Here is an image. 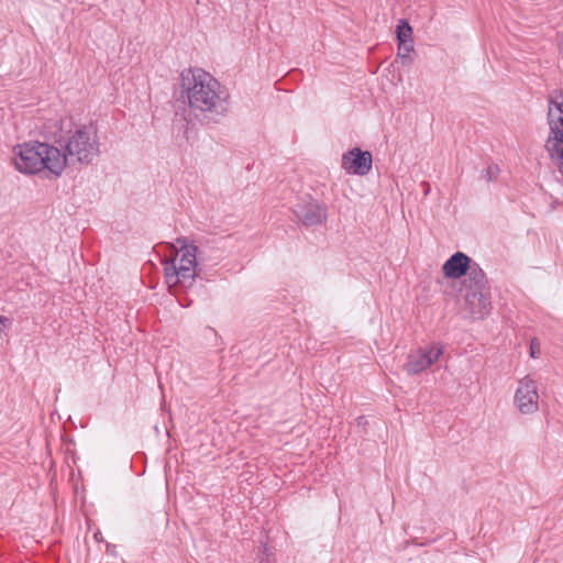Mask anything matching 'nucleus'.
I'll list each match as a JSON object with an SVG mask.
<instances>
[{
  "label": "nucleus",
  "mask_w": 563,
  "mask_h": 563,
  "mask_svg": "<svg viewBox=\"0 0 563 563\" xmlns=\"http://www.w3.org/2000/svg\"><path fill=\"white\" fill-rule=\"evenodd\" d=\"M295 214L305 225L311 227L320 224L327 219V209L323 205L311 202L297 206Z\"/></svg>",
  "instance_id": "1a4fd4ad"
},
{
  "label": "nucleus",
  "mask_w": 563,
  "mask_h": 563,
  "mask_svg": "<svg viewBox=\"0 0 563 563\" xmlns=\"http://www.w3.org/2000/svg\"><path fill=\"white\" fill-rule=\"evenodd\" d=\"M365 422H366V421H365V418H364V417H358V418H357V424H358V426H362V424H364Z\"/></svg>",
  "instance_id": "6ab92c4d"
},
{
  "label": "nucleus",
  "mask_w": 563,
  "mask_h": 563,
  "mask_svg": "<svg viewBox=\"0 0 563 563\" xmlns=\"http://www.w3.org/2000/svg\"><path fill=\"white\" fill-rule=\"evenodd\" d=\"M466 274L467 282L470 283L466 288H479V290H487L485 273L478 267V265H470Z\"/></svg>",
  "instance_id": "ddd939ff"
},
{
  "label": "nucleus",
  "mask_w": 563,
  "mask_h": 563,
  "mask_svg": "<svg viewBox=\"0 0 563 563\" xmlns=\"http://www.w3.org/2000/svg\"><path fill=\"white\" fill-rule=\"evenodd\" d=\"M64 148L65 166L68 164H90L100 154L97 129L93 125H80L60 143Z\"/></svg>",
  "instance_id": "7ed1b4c3"
},
{
  "label": "nucleus",
  "mask_w": 563,
  "mask_h": 563,
  "mask_svg": "<svg viewBox=\"0 0 563 563\" xmlns=\"http://www.w3.org/2000/svg\"><path fill=\"white\" fill-rule=\"evenodd\" d=\"M372 155L369 152L355 147L342 156V167L355 175H367L372 168Z\"/></svg>",
  "instance_id": "6e6552de"
},
{
  "label": "nucleus",
  "mask_w": 563,
  "mask_h": 563,
  "mask_svg": "<svg viewBox=\"0 0 563 563\" xmlns=\"http://www.w3.org/2000/svg\"><path fill=\"white\" fill-rule=\"evenodd\" d=\"M8 321V318L0 316V324L5 325Z\"/></svg>",
  "instance_id": "a211bd4d"
},
{
  "label": "nucleus",
  "mask_w": 563,
  "mask_h": 563,
  "mask_svg": "<svg viewBox=\"0 0 563 563\" xmlns=\"http://www.w3.org/2000/svg\"><path fill=\"white\" fill-rule=\"evenodd\" d=\"M164 272L166 282L170 286L176 285L178 283L188 286L192 284L190 282L191 275H189L190 269H188L187 267L178 268L175 263V258L166 261Z\"/></svg>",
  "instance_id": "f8f14e48"
},
{
  "label": "nucleus",
  "mask_w": 563,
  "mask_h": 563,
  "mask_svg": "<svg viewBox=\"0 0 563 563\" xmlns=\"http://www.w3.org/2000/svg\"><path fill=\"white\" fill-rule=\"evenodd\" d=\"M498 174L499 167L497 165H489L484 172V177L486 180H493L497 178Z\"/></svg>",
  "instance_id": "dca6fc26"
},
{
  "label": "nucleus",
  "mask_w": 563,
  "mask_h": 563,
  "mask_svg": "<svg viewBox=\"0 0 563 563\" xmlns=\"http://www.w3.org/2000/svg\"><path fill=\"white\" fill-rule=\"evenodd\" d=\"M463 309L474 319H482L490 311V300L487 290L466 288Z\"/></svg>",
  "instance_id": "423d86ee"
},
{
  "label": "nucleus",
  "mask_w": 563,
  "mask_h": 563,
  "mask_svg": "<svg viewBox=\"0 0 563 563\" xmlns=\"http://www.w3.org/2000/svg\"><path fill=\"white\" fill-rule=\"evenodd\" d=\"M426 186H427V188H424V191H426V194H428L429 192V185L426 184Z\"/></svg>",
  "instance_id": "412c9836"
},
{
  "label": "nucleus",
  "mask_w": 563,
  "mask_h": 563,
  "mask_svg": "<svg viewBox=\"0 0 563 563\" xmlns=\"http://www.w3.org/2000/svg\"><path fill=\"white\" fill-rule=\"evenodd\" d=\"M549 103L550 135L545 148L563 177V90L551 92Z\"/></svg>",
  "instance_id": "20e7f679"
},
{
  "label": "nucleus",
  "mask_w": 563,
  "mask_h": 563,
  "mask_svg": "<svg viewBox=\"0 0 563 563\" xmlns=\"http://www.w3.org/2000/svg\"><path fill=\"white\" fill-rule=\"evenodd\" d=\"M442 353L443 347L439 344H432L427 349H419L408 355L404 369L409 375L419 374L434 364Z\"/></svg>",
  "instance_id": "39448f33"
},
{
  "label": "nucleus",
  "mask_w": 563,
  "mask_h": 563,
  "mask_svg": "<svg viewBox=\"0 0 563 563\" xmlns=\"http://www.w3.org/2000/svg\"><path fill=\"white\" fill-rule=\"evenodd\" d=\"M538 387L534 380L526 377L520 383L515 394V404L520 412L532 413L538 410Z\"/></svg>",
  "instance_id": "0eeeda50"
},
{
  "label": "nucleus",
  "mask_w": 563,
  "mask_h": 563,
  "mask_svg": "<svg viewBox=\"0 0 563 563\" xmlns=\"http://www.w3.org/2000/svg\"><path fill=\"white\" fill-rule=\"evenodd\" d=\"M176 243L179 245V251L181 252V257L179 260V265L177 267H187L188 269H190L189 275H191L190 282L192 283L195 278L198 276V247L195 244H188L186 238L177 239Z\"/></svg>",
  "instance_id": "9d476101"
},
{
  "label": "nucleus",
  "mask_w": 563,
  "mask_h": 563,
  "mask_svg": "<svg viewBox=\"0 0 563 563\" xmlns=\"http://www.w3.org/2000/svg\"><path fill=\"white\" fill-rule=\"evenodd\" d=\"M470 263L471 258L466 254L456 252L443 264V274L449 278H460L466 275Z\"/></svg>",
  "instance_id": "9b49d317"
},
{
  "label": "nucleus",
  "mask_w": 563,
  "mask_h": 563,
  "mask_svg": "<svg viewBox=\"0 0 563 563\" xmlns=\"http://www.w3.org/2000/svg\"><path fill=\"white\" fill-rule=\"evenodd\" d=\"M539 354H540V345L536 341H532L531 345H530V355L532 357H537Z\"/></svg>",
  "instance_id": "f3484780"
},
{
  "label": "nucleus",
  "mask_w": 563,
  "mask_h": 563,
  "mask_svg": "<svg viewBox=\"0 0 563 563\" xmlns=\"http://www.w3.org/2000/svg\"><path fill=\"white\" fill-rule=\"evenodd\" d=\"M413 51L412 43H398V57L401 58L404 65H410L412 59L410 53Z\"/></svg>",
  "instance_id": "2eb2a0df"
},
{
  "label": "nucleus",
  "mask_w": 563,
  "mask_h": 563,
  "mask_svg": "<svg viewBox=\"0 0 563 563\" xmlns=\"http://www.w3.org/2000/svg\"><path fill=\"white\" fill-rule=\"evenodd\" d=\"M60 130L59 128H56V130H49L47 131L46 133L47 134H51V135H55L57 133V131Z\"/></svg>",
  "instance_id": "aec40b11"
},
{
  "label": "nucleus",
  "mask_w": 563,
  "mask_h": 563,
  "mask_svg": "<svg viewBox=\"0 0 563 563\" xmlns=\"http://www.w3.org/2000/svg\"><path fill=\"white\" fill-rule=\"evenodd\" d=\"M396 35L398 43H412V27L406 20H400L397 29Z\"/></svg>",
  "instance_id": "4468645a"
},
{
  "label": "nucleus",
  "mask_w": 563,
  "mask_h": 563,
  "mask_svg": "<svg viewBox=\"0 0 563 563\" xmlns=\"http://www.w3.org/2000/svg\"><path fill=\"white\" fill-rule=\"evenodd\" d=\"M181 88L191 112L208 122H218L228 112V95L209 73L186 69L181 73Z\"/></svg>",
  "instance_id": "f257e3e1"
},
{
  "label": "nucleus",
  "mask_w": 563,
  "mask_h": 563,
  "mask_svg": "<svg viewBox=\"0 0 563 563\" xmlns=\"http://www.w3.org/2000/svg\"><path fill=\"white\" fill-rule=\"evenodd\" d=\"M15 168L24 174H36L47 169L59 176L65 169V157L62 151L48 143L32 141L19 144L13 148Z\"/></svg>",
  "instance_id": "f03ea898"
}]
</instances>
